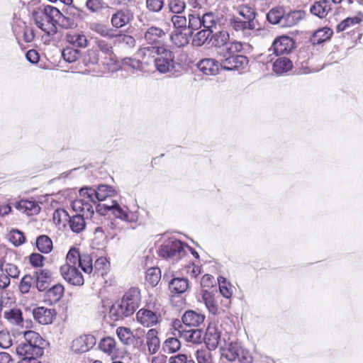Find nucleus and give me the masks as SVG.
<instances>
[{"label":"nucleus","instance_id":"44","mask_svg":"<svg viewBox=\"0 0 363 363\" xmlns=\"http://www.w3.org/2000/svg\"><path fill=\"white\" fill-rule=\"evenodd\" d=\"M109 268L110 263L104 257L98 258L94 264V269L101 276L106 274Z\"/></svg>","mask_w":363,"mask_h":363},{"label":"nucleus","instance_id":"7","mask_svg":"<svg viewBox=\"0 0 363 363\" xmlns=\"http://www.w3.org/2000/svg\"><path fill=\"white\" fill-rule=\"evenodd\" d=\"M105 211H111L113 216L124 221L135 222L138 220L137 213H128L117 201H112L111 204H102L98 206L97 211L102 214Z\"/></svg>","mask_w":363,"mask_h":363},{"label":"nucleus","instance_id":"57","mask_svg":"<svg viewBox=\"0 0 363 363\" xmlns=\"http://www.w3.org/2000/svg\"><path fill=\"white\" fill-rule=\"evenodd\" d=\"M98 49L108 56L111 60H113V51L111 45L106 40H100L96 42Z\"/></svg>","mask_w":363,"mask_h":363},{"label":"nucleus","instance_id":"20","mask_svg":"<svg viewBox=\"0 0 363 363\" xmlns=\"http://www.w3.org/2000/svg\"><path fill=\"white\" fill-rule=\"evenodd\" d=\"M99 347L103 352L111 356L112 359H116L118 357L116 342L113 337H104L99 342Z\"/></svg>","mask_w":363,"mask_h":363},{"label":"nucleus","instance_id":"55","mask_svg":"<svg viewBox=\"0 0 363 363\" xmlns=\"http://www.w3.org/2000/svg\"><path fill=\"white\" fill-rule=\"evenodd\" d=\"M33 284V277L30 274L25 275L21 280L18 289L22 294H27Z\"/></svg>","mask_w":363,"mask_h":363},{"label":"nucleus","instance_id":"52","mask_svg":"<svg viewBox=\"0 0 363 363\" xmlns=\"http://www.w3.org/2000/svg\"><path fill=\"white\" fill-rule=\"evenodd\" d=\"M202 298L209 312L213 314H216L218 308L217 306L214 302V299L211 294L205 291L203 293Z\"/></svg>","mask_w":363,"mask_h":363},{"label":"nucleus","instance_id":"19","mask_svg":"<svg viewBox=\"0 0 363 363\" xmlns=\"http://www.w3.org/2000/svg\"><path fill=\"white\" fill-rule=\"evenodd\" d=\"M14 207L28 216L36 215L40 211V207L35 201L22 199L14 204Z\"/></svg>","mask_w":363,"mask_h":363},{"label":"nucleus","instance_id":"22","mask_svg":"<svg viewBox=\"0 0 363 363\" xmlns=\"http://www.w3.org/2000/svg\"><path fill=\"white\" fill-rule=\"evenodd\" d=\"M205 316L194 311H187L182 315V323L189 327H198L204 321Z\"/></svg>","mask_w":363,"mask_h":363},{"label":"nucleus","instance_id":"9","mask_svg":"<svg viewBox=\"0 0 363 363\" xmlns=\"http://www.w3.org/2000/svg\"><path fill=\"white\" fill-rule=\"evenodd\" d=\"M167 38V33L160 27L150 26L143 33V38L147 47L164 46L162 43Z\"/></svg>","mask_w":363,"mask_h":363},{"label":"nucleus","instance_id":"46","mask_svg":"<svg viewBox=\"0 0 363 363\" xmlns=\"http://www.w3.org/2000/svg\"><path fill=\"white\" fill-rule=\"evenodd\" d=\"M167 6L174 15L182 14L186 9V3L183 0H169Z\"/></svg>","mask_w":363,"mask_h":363},{"label":"nucleus","instance_id":"35","mask_svg":"<svg viewBox=\"0 0 363 363\" xmlns=\"http://www.w3.org/2000/svg\"><path fill=\"white\" fill-rule=\"evenodd\" d=\"M4 318L12 325H19L23 321L22 311L19 308H11L4 312Z\"/></svg>","mask_w":363,"mask_h":363},{"label":"nucleus","instance_id":"60","mask_svg":"<svg viewBox=\"0 0 363 363\" xmlns=\"http://www.w3.org/2000/svg\"><path fill=\"white\" fill-rule=\"evenodd\" d=\"M13 344L12 335L7 330L0 331V347L3 349L9 348Z\"/></svg>","mask_w":363,"mask_h":363},{"label":"nucleus","instance_id":"5","mask_svg":"<svg viewBox=\"0 0 363 363\" xmlns=\"http://www.w3.org/2000/svg\"><path fill=\"white\" fill-rule=\"evenodd\" d=\"M33 17L37 26L48 35L57 33L56 23L60 20L61 13L55 7L46 6L33 11Z\"/></svg>","mask_w":363,"mask_h":363},{"label":"nucleus","instance_id":"4","mask_svg":"<svg viewBox=\"0 0 363 363\" xmlns=\"http://www.w3.org/2000/svg\"><path fill=\"white\" fill-rule=\"evenodd\" d=\"M242 49V45L238 41H232L228 48H222L218 52L219 63L225 70H234L244 67L248 63L247 57L238 55Z\"/></svg>","mask_w":363,"mask_h":363},{"label":"nucleus","instance_id":"31","mask_svg":"<svg viewBox=\"0 0 363 363\" xmlns=\"http://www.w3.org/2000/svg\"><path fill=\"white\" fill-rule=\"evenodd\" d=\"M192 36L191 32H183L176 30L170 35L172 42L177 47H184L189 42V38Z\"/></svg>","mask_w":363,"mask_h":363},{"label":"nucleus","instance_id":"59","mask_svg":"<svg viewBox=\"0 0 363 363\" xmlns=\"http://www.w3.org/2000/svg\"><path fill=\"white\" fill-rule=\"evenodd\" d=\"M122 65L125 67H128L133 70H141L143 69L142 62L137 59L132 57H125L122 61Z\"/></svg>","mask_w":363,"mask_h":363},{"label":"nucleus","instance_id":"53","mask_svg":"<svg viewBox=\"0 0 363 363\" xmlns=\"http://www.w3.org/2000/svg\"><path fill=\"white\" fill-rule=\"evenodd\" d=\"M99 61V54L97 50L89 49L83 56V62L84 65H95Z\"/></svg>","mask_w":363,"mask_h":363},{"label":"nucleus","instance_id":"32","mask_svg":"<svg viewBox=\"0 0 363 363\" xmlns=\"http://www.w3.org/2000/svg\"><path fill=\"white\" fill-rule=\"evenodd\" d=\"M333 33V30L329 28H322L313 33L310 39L311 42L313 45L320 44L330 39Z\"/></svg>","mask_w":363,"mask_h":363},{"label":"nucleus","instance_id":"48","mask_svg":"<svg viewBox=\"0 0 363 363\" xmlns=\"http://www.w3.org/2000/svg\"><path fill=\"white\" fill-rule=\"evenodd\" d=\"M78 267H80L85 273L90 274L94 269L91 256L87 254L82 255Z\"/></svg>","mask_w":363,"mask_h":363},{"label":"nucleus","instance_id":"58","mask_svg":"<svg viewBox=\"0 0 363 363\" xmlns=\"http://www.w3.org/2000/svg\"><path fill=\"white\" fill-rule=\"evenodd\" d=\"M171 21L174 27L177 29L182 28L187 29V19L184 16L180 14L173 15L171 17Z\"/></svg>","mask_w":363,"mask_h":363},{"label":"nucleus","instance_id":"12","mask_svg":"<svg viewBox=\"0 0 363 363\" xmlns=\"http://www.w3.org/2000/svg\"><path fill=\"white\" fill-rule=\"evenodd\" d=\"M136 318L141 325L149 328L157 324L160 321L161 315L157 311L141 308L138 311Z\"/></svg>","mask_w":363,"mask_h":363},{"label":"nucleus","instance_id":"14","mask_svg":"<svg viewBox=\"0 0 363 363\" xmlns=\"http://www.w3.org/2000/svg\"><path fill=\"white\" fill-rule=\"evenodd\" d=\"M230 26L236 31H242L244 35L256 34L259 29H256L255 21L241 20L234 18L230 21Z\"/></svg>","mask_w":363,"mask_h":363},{"label":"nucleus","instance_id":"45","mask_svg":"<svg viewBox=\"0 0 363 363\" xmlns=\"http://www.w3.org/2000/svg\"><path fill=\"white\" fill-rule=\"evenodd\" d=\"M81 256L82 255H80L79 250L78 249L75 247L71 248L67 255L66 263L64 265L77 267L80 261Z\"/></svg>","mask_w":363,"mask_h":363},{"label":"nucleus","instance_id":"43","mask_svg":"<svg viewBox=\"0 0 363 363\" xmlns=\"http://www.w3.org/2000/svg\"><path fill=\"white\" fill-rule=\"evenodd\" d=\"M284 13V11L282 8L272 9L268 12L267 18L268 21L272 24L279 23L281 25Z\"/></svg>","mask_w":363,"mask_h":363},{"label":"nucleus","instance_id":"61","mask_svg":"<svg viewBox=\"0 0 363 363\" xmlns=\"http://www.w3.org/2000/svg\"><path fill=\"white\" fill-rule=\"evenodd\" d=\"M9 240L15 246H18L24 242L25 238L22 232L18 230H12L9 233Z\"/></svg>","mask_w":363,"mask_h":363},{"label":"nucleus","instance_id":"11","mask_svg":"<svg viewBox=\"0 0 363 363\" xmlns=\"http://www.w3.org/2000/svg\"><path fill=\"white\" fill-rule=\"evenodd\" d=\"M96 342L94 335L90 334L83 335L72 341L71 349L75 353L86 352L95 345Z\"/></svg>","mask_w":363,"mask_h":363},{"label":"nucleus","instance_id":"21","mask_svg":"<svg viewBox=\"0 0 363 363\" xmlns=\"http://www.w3.org/2000/svg\"><path fill=\"white\" fill-rule=\"evenodd\" d=\"M77 214L69 218V224L70 229L76 233H79L85 229V218H91L86 216L84 212H77Z\"/></svg>","mask_w":363,"mask_h":363},{"label":"nucleus","instance_id":"28","mask_svg":"<svg viewBox=\"0 0 363 363\" xmlns=\"http://www.w3.org/2000/svg\"><path fill=\"white\" fill-rule=\"evenodd\" d=\"M293 68V62L286 57H278L273 63L272 69L277 74H283Z\"/></svg>","mask_w":363,"mask_h":363},{"label":"nucleus","instance_id":"56","mask_svg":"<svg viewBox=\"0 0 363 363\" xmlns=\"http://www.w3.org/2000/svg\"><path fill=\"white\" fill-rule=\"evenodd\" d=\"M238 13L245 20L255 21L256 13L254 9L247 5L240 6Z\"/></svg>","mask_w":363,"mask_h":363},{"label":"nucleus","instance_id":"3","mask_svg":"<svg viewBox=\"0 0 363 363\" xmlns=\"http://www.w3.org/2000/svg\"><path fill=\"white\" fill-rule=\"evenodd\" d=\"M138 55L155 57V66L160 73L170 72L174 69V55L165 46L143 47L138 50Z\"/></svg>","mask_w":363,"mask_h":363},{"label":"nucleus","instance_id":"47","mask_svg":"<svg viewBox=\"0 0 363 363\" xmlns=\"http://www.w3.org/2000/svg\"><path fill=\"white\" fill-rule=\"evenodd\" d=\"M219 291L221 295L226 298H230L233 294V290L231 284L226 281L224 277L218 278Z\"/></svg>","mask_w":363,"mask_h":363},{"label":"nucleus","instance_id":"36","mask_svg":"<svg viewBox=\"0 0 363 363\" xmlns=\"http://www.w3.org/2000/svg\"><path fill=\"white\" fill-rule=\"evenodd\" d=\"M240 352H242V347L240 344L232 342L226 350H223L222 355L229 361H234L239 357Z\"/></svg>","mask_w":363,"mask_h":363},{"label":"nucleus","instance_id":"6","mask_svg":"<svg viewBox=\"0 0 363 363\" xmlns=\"http://www.w3.org/2000/svg\"><path fill=\"white\" fill-rule=\"evenodd\" d=\"M186 245L180 240L170 238L163 242L159 249V255L172 262H177L186 255Z\"/></svg>","mask_w":363,"mask_h":363},{"label":"nucleus","instance_id":"26","mask_svg":"<svg viewBox=\"0 0 363 363\" xmlns=\"http://www.w3.org/2000/svg\"><path fill=\"white\" fill-rule=\"evenodd\" d=\"M157 335L158 333L155 329H150L146 333V345L149 354H155L160 348V342Z\"/></svg>","mask_w":363,"mask_h":363},{"label":"nucleus","instance_id":"50","mask_svg":"<svg viewBox=\"0 0 363 363\" xmlns=\"http://www.w3.org/2000/svg\"><path fill=\"white\" fill-rule=\"evenodd\" d=\"M69 216L68 213L62 209H56L52 216V219L56 225H60L61 224L65 225V223L69 219Z\"/></svg>","mask_w":363,"mask_h":363},{"label":"nucleus","instance_id":"37","mask_svg":"<svg viewBox=\"0 0 363 363\" xmlns=\"http://www.w3.org/2000/svg\"><path fill=\"white\" fill-rule=\"evenodd\" d=\"M36 245L40 252L42 253L48 254L52 250V241L45 235H42L38 237L36 240Z\"/></svg>","mask_w":363,"mask_h":363},{"label":"nucleus","instance_id":"29","mask_svg":"<svg viewBox=\"0 0 363 363\" xmlns=\"http://www.w3.org/2000/svg\"><path fill=\"white\" fill-rule=\"evenodd\" d=\"M66 41L77 48H85L87 46L88 40L82 33L69 32L65 35Z\"/></svg>","mask_w":363,"mask_h":363},{"label":"nucleus","instance_id":"13","mask_svg":"<svg viewBox=\"0 0 363 363\" xmlns=\"http://www.w3.org/2000/svg\"><path fill=\"white\" fill-rule=\"evenodd\" d=\"M294 45V41L292 38L288 36H281L274 40L269 51H272L276 55L288 53L293 49Z\"/></svg>","mask_w":363,"mask_h":363},{"label":"nucleus","instance_id":"15","mask_svg":"<svg viewBox=\"0 0 363 363\" xmlns=\"http://www.w3.org/2000/svg\"><path fill=\"white\" fill-rule=\"evenodd\" d=\"M56 311L52 308L45 307H38L33 310L34 319L43 325H48L52 323L56 316Z\"/></svg>","mask_w":363,"mask_h":363},{"label":"nucleus","instance_id":"49","mask_svg":"<svg viewBox=\"0 0 363 363\" xmlns=\"http://www.w3.org/2000/svg\"><path fill=\"white\" fill-rule=\"evenodd\" d=\"M362 21L361 18L357 16L348 17L341 21L336 27L337 32H342L348 28L349 27L356 25Z\"/></svg>","mask_w":363,"mask_h":363},{"label":"nucleus","instance_id":"34","mask_svg":"<svg viewBox=\"0 0 363 363\" xmlns=\"http://www.w3.org/2000/svg\"><path fill=\"white\" fill-rule=\"evenodd\" d=\"M230 35L227 31L222 30L215 33L213 35V43L216 47L222 48H228V45L232 42L229 41Z\"/></svg>","mask_w":363,"mask_h":363},{"label":"nucleus","instance_id":"38","mask_svg":"<svg viewBox=\"0 0 363 363\" xmlns=\"http://www.w3.org/2000/svg\"><path fill=\"white\" fill-rule=\"evenodd\" d=\"M213 30L202 29L198 31L194 35H192V45L200 47L203 45L213 33Z\"/></svg>","mask_w":363,"mask_h":363},{"label":"nucleus","instance_id":"27","mask_svg":"<svg viewBox=\"0 0 363 363\" xmlns=\"http://www.w3.org/2000/svg\"><path fill=\"white\" fill-rule=\"evenodd\" d=\"M331 10V3L330 0H320L315 3L311 7V13L319 18L325 17Z\"/></svg>","mask_w":363,"mask_h":363},{"label":"nucleus","instance_id":"1","mask_svg":"<svg viewBox=\"0 0 363 363\" xmlns=\"http://www.w3.org/2000/svg\"><path fill=\"white\" fill-rule=\"evenodd\" d=\"M116 194L115 190L108 185H99L96 189L84 187L79 190V199L72 203V208L75 212H84L86 216L94 214L93 203L102 201Z\"/></svg>","mask_w":363,"mask_h":363},{"label":"nucleus","instance_id":"62","mask_svg":"<svg viewBox=\"0 0 363 363\" xmlns=\"http://www.w3.org/2000/svg\"><path fill=\"white\" fill-rule=\"evenodd\" d=\"M116 42L118 43L124 44L128 48H133L135 45V38L127 34H119L115 36Z\"/></svg>","mask_w":363,"mask_h":363},{"label":"nucleus","instance_id":"8","mask_svg":"<svg viewBox=\"0 0 363 363\" xmlns=\"http://www.w3.org/2000/svg\"><path fill=\"white\" fill-rule=\"evenodd\" d=\"M174 328L175 332L174 335H178L180 338L186 342H191L194 344L201 343L202 341V331L199 329H189L186 330L183 328L180 320H175L174 322Z\"/></svg>","mask_w":363,"mask_h":363},{"label":"nucleus","instance_id":"16","mask_svg":"<svg viewBox=\"0 0 363 363\" xmlns=\"http://www.w3.org/2000/svg\"><path fill=\"white\" fill-rule=\"evenodd\" d=\"M198 69L206 75H216L220 67L219 60L213 58H204L197 63Z\"/></svg>","mask_w":363,"mask_h":363},{"label":"nucleus","instance_id":"54","mask_svg":"<svg viewBox=\"0 0 363 363\" xmlns=\"http://www.w3.org/2000/svg\"><path fill=\"white\" fill-rule=\"evenodd\" d=\"M63 59L69 63L75 62L79 57V50L72 48H66L62 52Z\"/></svg>","mask_w":363,"mask_h":363},{"label":"nucleus","instance_id":"41","mask_svg":"<svg viewBox=\"0 0 363 363\" xmlns=\"http://www.w3.org/2000/svg\"><path fill=\"white\" fill-rule=\"evenodd\" d=\"M218 18L212 13L208 12L201 16V24L203 29L213 30L216 27Z\"/></svg>","mask_w":363,"mask_h":363},{"label":"nucleus","instance_id":"40","mask_svg":"<svg viewBox=\"0 0 363 363\" xmlns=\"http://www.w3.org/2000/svg\"><path fill=\"white\" fill-rule=\"evenodd\" d=\"M145 279L152 286H155L161 279V272L158 267H151L146 272Z\"/></svg>","mask_w":363,"mask_h":363},{"label":"nucleus","instance_id":"23","mask_svg":"<svg viewBox=\"0 0 363 363\" xmlns=\"http://www.w3.org/2000/svg\"><path fill=\"white\" fill-rule=\"evenodd\" d=\"M220 341V333L215 326H208L206 332L205 342L208 350H215Z\"/></svg>","mask_w":363,"mask_h":363},{"label":"nucleus","instance_id":"42","mask_svg":"<svg viewBox=\"0 0 363 363\" xmlns=\"http://www.w3.org/2000/svg\"><path fill=\"white\" fill-rule=\"evenodd\" d=\"M188 18L187 29L189 32H191L193 33L194 31L197 30L202 27L201 16L200 14H196L194 13H189Z\"/></svg>","mask_w":363,"mask_h":363},{"label":"nucleus","instance_id":"39","mask_svg":"<svg viewBox=\"0 0 363 363\" xmlns=\"http://www.w3.org/2000/svg\"><path fill=\"white\" fill-rule=\"evenodd\" d=\"M116 333L118 339L123 344L125 345H130L132 344L133 334L129 328L118 327L116 328Z\"/></svg>","mask_w":363,"mask_h":363},{"label":"nucleus","instance_id":"10","mask_svg":"<svg viewBox=\"0 0 363 363\" xmlns=\"http://www.w3.org/2000/svg\"><path fill=\"white\" fill-rule=\"evenodd\" d=\"M60 274L63 279L72 285L82 286L84 284V277L76 266L62 265L60 267Z\"/></svg>","mask_w":363,"mask_h":363},{"label":"nucleus","instance_id":"30","mask_svg":"<svg viewBox=\"0 0 363 363\" xmlns=\"http://www.w3.org/2000/svg\"><path fill=\"white\" fill-rule=\"evenodd\" d=\"M22 333L24 337V341L22 342L23 344L30 345V347H43L44 340L38 333L33 330H26Z\"/></svg>","mask_w":363,"mask_h":363},{"label":"nucleus","instance_id":"18","mask_svg":"<svg viewBox=\"0 0 363 363\" xmlns=\"http://www.w3.org/2000/svg\"><path fill=\"white\" fill-rule=\"evenodd\" d=\"M43 347H30L23 342H20L16 347V353L21 357L39 358L43 354Z\"/></svg>","mask_w":363,"mask_h":363},{"label":"nucleus","instance_id":"33","mask_svg":"<svg viewBox=\"0 0 363 363\" xmlns=\"http://www.w3.org/2000/svg\"><path fill=\"white\" fill-rule=\"evenodd\" d=\"M169 287L172 292L182 294L189 288V281L185 278H174L169 281Z\"/></svg>","mask_w":363,"mask_h":363},{"label":"nucleus","instance_id":"17","mask_svg":"<svg viewBox=\"0 0 363 363\" xmlns=\"http://www.w3.org/2000/svg\"><path fill=\"white\" fill-rule=\"evenodd\" d=\"M133 19V15L130 10L121 9L111 16V22L113 27L121 28L128 24Z\"/></svg>","mask_w":363,"mask_h":363},{"label":"nucleus","instance_id":"51","mask_svg":"<svg viewBox=\"0 0 363 363\" xmlns=\"http://www.w3.org/2000/svg\"><path fill=\"white\" fill-rule=\"evenodd\" d=\"M181 347L180 341L177 337H169L164 343V349L166 352L174 353Z\"/></svg>","mask_w":363,"mask_h":363},{"label":"nucleus","instance_id":"64","mask_svg":"<svg viewBox=\"0 0 363 363\" xmlns=\"http://www.w3.org/2000/svg\"><path fill=\"white\" fill-rule=\"evenodd\" d=\"M164 0H146V6L152 12H159L164 6Z\"/></svg>","mask_w":363,"mask_h":363},{"label":"nucleus","instance_id":"24","mask_svg":"<svg viewBox=\"0 0 363 363\" xmlns=\"http://www.w3.org/2000/svg\"><path fill=\"white\" fill-rule=\"evenodd\" d=\"M64 291L65 289L62 284H58L54 285L46 291L44 301L50 305L56 303L62 297Z\"/></svg>","mask_w":363,"mask_h":363},{"label":"nucleus","instance_id":"63","mask_svg":"<svg viewBox=\"0 0 363 363\" xmlns=\"http://www.w3.org/2000/svg\"><path fill=\"white\" fill-rule=\"evenodd\" d=\"M196 359L198 363H213L211 354L206 349L197 350Z\"/></svg>","mask_w":363,"mask_h":363},{"label":"nucleus","instance_id":"25","mask_svg":"<svg viewBox=\"0 0 363 363\" xmlns=\"http://www.w3.org/2000/svg\"><path fill=\"white\" fill-rule=\"evenodd\" d=\"M36 287L40 291H45L52 280V274L48 269H40L35 272Z\"/></svg>","mask_w":363,"mask_h":363},{"label":"nucleus","instance_id":"2","mask_svg":"<svg viewBox=\"0 0 363 363\" xmlns=\"http://www.w3.org/2000/svg\"><path fill=\"white\" fill-rule=\"evenodd\" d=\"M140 301V291L136 288H131L121 300L116 301L109 310L110 318L114 320H123L134 313L139 307Z\"/></svg>","mask_w":363,"mask_h":363}]
</instances>
